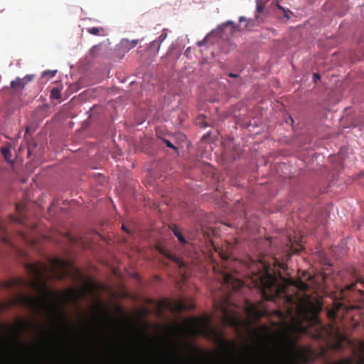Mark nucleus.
Returning <instances> with one entry per match:
<instances>
[{"label":"nucleus","instance_id":"obj_7","mask_svg":"<svg viewBox=\"0 0 364 364\" xmlns=\"http://www.w3.org/2000/svg\"><path fill=\"white\" fill-rule=\"evenodd\" d=\"M346 289L348 290H357L361 294H364V279L357 277L355 282L347 284Z\"/></svg>","mask_w":364,"mask_h":364},{"label":"nucleus","instance_id":"obj_19","mask_svg":"<svg viewBox=\"0 0 364 364\" xmlns=\"http://www.w3.org/2000/svg\"><path fill=\"white\" fill-rule=\"evenodd\" d=\"M11 223L15 225H21L22 223V218L21 215L14 216L11 215L9 218Z\"/></svg>","mask_w":364,"mask_h":364},{"label":"nucleus","instance_id":"obj_21","mask_svg":"<svg viewBox=\"0 0 364 364\" xmlns=\"http://www.w3.org/2000/svg\"><path fill=\"white\" fill-rule=\"evenodd\" d=\"M61 96L60 92L58 89L54 88L51 90L50 97L53 99H60Z\"/></svg>","mask_w":364,"mask_h":364},{"label":"nucleus","instance_id":"obj_13","mask_svg":"<svg viewBox=\"0 0 364 364\" xmlns=\"http://www.w3.org/2000/svg\"><path fill=\"white\" fill-rule=\"evenodd\" d=\"M17 301L20 304L23 303V296L22 295L20 294L18 296V300H16V299L14 298V299H11L9 301L3 304L1 308L3 309H9L10 306L15 305Z\"/></svg>","mask_w":364,"mask_h":364},{"label":"nucleus","instance_id":"obj_33","mask_svg":"<svg viewBox=\"0 0 364 364\" xmlns=\"http://www.w3.org/2000/svg\"><path fill=\"white\" fill-rule=\"evenodd\" d=\"M240 22L246 21L247 19L244 16H241L239 19Z\"/></svg>","mask_w":364,"mask_h":364},{"label":"nucleus","instance_id":"obj_11","mask_svg":"<svg viewBox=\"0 0 364 364\" xmlns=\"http://www.w3.org/2000/svg\"><path fill=\"white\" fill-rule=\"evenodd\" d=\"M139 41L138 39L133 40V41H129L128 39H123L121 41V46L124 50H129L134 48V47H136V45L138 44Z\"/></svg>","mask_w":364,"mask_h":364},{"label":"nucleus","instance_id":"obj_6","mask_svg":"<svg viewBox=\"0 0 364 364\" xmlns=\"http://www.w3.org/2000/svg\"><path fill=\"white\" fill-rule=\"evenodd\" d=\"M11 144H6L1 148V152L4 156V159L11 164L12 169L14 171L17 172L16 168V161H13L11 157Z\"/></svg>","mask_w":364,"mask_h":364},{"label":"nucleus","instance_id":"obj_2","mask_svg":"<svg viewBox=\"0 0 364 364\" xmlns=\"http://www.w3.org/2000/svg\"><path fill=\"white\" fill-rule=\"evenodd\" d=\"M248 269V277L254 287L261 291L264 299L274 301L276 299H282L284 311L289 315L299 307L295 298L287 293V289L292 285L301 291H306L309 289L307 284L301 279L295 281L291 278H285L280 273L278 275L273 274L269 266L260 260L251 259Z\"/></svg>","mask_w":364,"mask_h":364},{"label":"nucleus","instance_id":"obj_27","mask_svg":"<svg viewBox=\"0 0 364 364\" xmlns=\"http://www.w3.org/2000/svg\"><path fill=\"white\" fill-rule=\"evenodd\" d=\"M278 7H279V9L282 10V11L284 12V14H285L284 15H285V16H286L287 18H290V16L288 15V13H289H289H291V11H290L289 10L286 11V10H285L282 6H278Z\"/></svg>","mask_w":364,"mask_h":364},{"label":"nucleus","instance_id":"obj_15","mask_svg":"<svg viewBox=\"0 0 364 364\" xmlns=\"http://www.w3.org/2000/svg\"><path fill=\"white\" fill-rule=\"evenodd\" d=\"M191 308L192 306H188V305L183 301H178L175 304V309L178 312H182Z\"/></svg>","mask_w":364,"mask_h":364},{"label":"nucleus","instance_id":"obj_20","mask_svg":"<svg viewBox=\"0 0 364 364\" xmlns=\"http://www.w3.org/2000/svg\"><path fill=\"white\" fill-rule=\"evenodd\" d=\"M101 48V45H95L92 47V48L90 50V54L92 57H95L97 55L98 52L100 51Z\"/></svg>","mask_w":364,"mask_h":364},{"label":"nucleus","instance_id":"obj_18","mask_svg":"<svg viewBox=\"0 0 364 364\" xmlns=\"http://www.w3.org/2000/svg\"><path fill=\"white\" fill-rule=\"evenodd\" d=\"M248 313L252 314V316H255V317H260V313L257 311V308L252 305L247 309Z\"/></svg>","mask_w":364,"mask_h":364},{"label":"nucleus","instance_id":"obj_9","mask_svg":"<svg viewBox=\"0 0 364 364\" xmlns=\"http://www.w3.org/2000/svg\"><path fill=\"white\" fill-rule=\"evenodd\" d=\"M7 228L4 224L0 221V240L5 244L11 246L15 248L14 245L10 241L7 235Z\"/></svg>","mask_w":364,"mask_h":364},{"label":"nucleus","instance_id":"obj_36","mask_svg":"<svg viewBox=\"0 0 364 364\" xmlns=\"http://www.w3.org/2000/svg\"><path fill=\"white\" fill-rule=\"evenodd\" d=\"M286 267H287V264H282V265H281V267L284 269H285Z\"/></svg>","mask_w":364,"mask_h":364},{"label":"nucleus","instance_id":"obj_25","mask_svg":"<svg viewBox=\"0 0 364 364\" xmlns=\"http://www.w3.org/2000/svg\"><path fill=\"white\" fill-rule=\"evenodd\" d=\"M163 141L166 145L167 147L176 149V146L168 139H164Z\"/></svg>","mask_w":364,"mask_h":364},{"label":"nucleus","instance_id":"obj_40","mask_svg":"<svg viewBox=\"0 0 364 364\" xmlns=\"http://www.w3.org/2000/svg\"><path fill=\"white\" fill-rule=\"evenodd\" d=\"M70 240H71L72 242H74V239H73V237H71V238H70Z\"/></svg>","mask_w":364,"mask_h":364},{"label":"nucleus","instance_id":"obj_16","mask_svg":"<svg viewBox=\"0 0 364 364\" xmlns=\"http://www.w3.org/2000/svg\"><path fill=\"white\" fill-rule=\"evenodd\" d=\"M87 32L94 36H104V29L102 28L92 27L87 29Z\"/></svg>","mask_w":364,"mask_h":364},{"label":"nucleus","instance_id":"obj_26","mask_svg":"<svg viewBox=\"0 0 364 364\" xmlns=\"http://www.w3.org/2000/svg\"><path fill=\"white\" fill-rule=\"evenodd\" d=\"M228 25H231V26H232V28H235V23H234L233 21H226L225 23H224L222 26H223V27H225V26H228Z\"/></svg>","mask_w":364,"mask_h":364},{"label":"nucleus","instance_id":"obj_5","mask_svg":"<svg viewBox=\"0 0 364 364\" xmlns=\"http://www.w3.org/2000/svg\"><path fill=\"white\" fill-rule=\"evenodd\" d=\"M23 284L22 279H11L1 282L0 287L6 290H19Z\"/></svg>","mask_w":364,"mask_h":364},{"label":"nucleus","instance_id":"obj_8","mask_svg":"<svg viewBox=\"0 0 364 364\" xmlns=\"http://www.w3.org/2000/svg\"><path fill=\"white\" fill-rule=\"evenodd\" d=\"M166 34H161L158 39L153 41L149 45V52L155 55L158 53L161 42L165 39Z\"/></svg>","mask_w":364,"mask_h":364},{"label":"nucleus","instance_id":"obj_34","mask_svg":"<svg viewBox=\"0 0 364 364\" xmlns=\"http://www.w3.org/2000/svg\"><path fill=\"white\" fill-rule=\"evenodd\" d=\"M31 156V151L30 149V148L28 147V157H30Z\"/></svg>","mask_w":364,"mask_h":364},{"label":"nucleus","instance_id":"obj_28","mask_svg":"<svg viewBox=\"0 0 364 364\" xmlns=\"http://www.w3.org/2000/svg\"><path fill=\"white\" fill-rule=\"evenodd\" d=\"M337 330L334 331V330H331L330 332L329 331H327V333H329V338H328V341H330L331 339H333V338L331 337V335H332V333H335Z\"/></svg>","mask_w":364,"mask_h":364},{"label":"nucleus","instance_id":"obj_3","mask_svg":"<svg viewBox=\"0 0 364 364\" xmlns=\"http://www.w3.org/2000/svg\"><path fill=\"white\" fill-rule=\"evenodd\" d=\"M0 360L18 355L17 363L0 361V364H23V320L13 324L0 323Z\"/></svg>","mask_w":364,"mask_h":364},{"label":"nucleus","instance_id":"obj_10","mask_svg":"<svg viewBox=\"0 0 364 364\" xmlns=\"http://www.w3.org/2000/svg\"><path fill=\"white\" fill-rule=\"evenodd\" d=\"M331 337L336 340L335 343H331V341H327L326 343L328 346H333V348L338 350L342 348V342H341V336L340 335L338 331H336L335 333H332Z\"/></svg>","mask_w":364,"mask_h":364},{"label":"nucleus","instance_id":"obj_38","mask_svg":"<svg viewBox=\"0 0 364 364\" xmlns=\"http://www.w3.org/2000/svg\"><path fill=\"white\" fill-rule=\"evenodd\" d=\"M122 229H123L124 230H125V231L128 232V230H127V228H125V226H124V225H122Z\"/></svg>","mask_w":364,"mask_h":364},{"label":"nucleus","instance_id":"obj_4","mask_svg":"<svg viewBox=\"0 0 364 364\" xmlns=\"http://www.w3.org/2000/svg\"><path fill=\"white\" fill-rule=\"evenodd\" d=\"M222 286H226L228 289L232 291H237L243 284V282L235 278L232 274L228 272H222L220 279Z\"/></svg>","mask_w":364,"mask_h":364},{"label":"nucleus","instance_id":"obj_24","mask_svg":"<svg viewBox=\"0 0 364 364\" xmlns=\"http://www.w3.org/2000/svg\"><path fill=\"white\" fill-rule=\"evenodd\" d=\"M56 74V70H46L43 72L42 77H45L48 75L49 77H53Z\"/></svg>","mask_w":364,"mask_h":364},{"label":"nucleus","instance_id":"obj_1","mask_svg":"<svg viewBox=\"0 0 364 364\" xmlns=\"http://www.w3.org/2000/svg\"><path fill=\"white\" fill-rule=\"evenodd\" d=\"M50 265L38 263L31 265L24 262V271H31L33 274L36 288L41 296L29 299L26 288L27 281L24 277V310L31 305L36 314L50 315L59 323L63 330L68 329L65 315L60 305L55 304L51 300L57 296L64 304L75 299V291L69 289L65 291L55 293L49 289L47 282L52 279L63 280L69 275L68 261L55 257L50 259ZM28 322L24 313V364H168V340L151 338L144 333H137L132 338H119L111 336L100 328L97 336L89 334L77 335L72 338L61 335L56 338L53 331L45 326H36L37 336L34 348L40 353L55 350H78L97 349L105 351L118 352L135 357H158L166 360V362H30L28 358V344L26 334Z\"/></svg>","mask_w":364,"mask_h":364},{"label":"nucleus","instance_id":"obj_29","mask_svg":"<svg viewBox=\"0 0 364 364\" xmlns=\"http://www.w3.org/2000/svg\"><path fill=\"white\" fill-rule=\"evenodd\" d=\"M32 76L31 75H26L24 77V81L27 80V81H31L32 80Z\"/></svg>","mask_w":364,"mask_h":364},{"label":"nucleus","instance_id":"obj_22","mask_svg":"<svg viewBox=\"0 0 364 364\" xmlns=\"http://www.w3.org/2000/svg\"><path fill=\"white\" fill-rule=\"evenodd\" d=\"M324 364H364V359L362 357L361 360L358 363H351L350 361H345V362H335V363H325Z\"/></svg>","mask_w":364,"mask_h":364},{"label":"nucleus","instance_id":"obj_39","mask_svg":"<svg viewBox=\"0 0 364 364\" xmlns=\"http://www.w3.org/2000/svg\"><path fill=\"white\" fill-rule=\"evenodd\" d=\"M22 147H23V145H22V144H21L19 146L18 149H19V150H21V149H22Z\"/></svg>","mask_w":364,"mask_h":364},{"label":"nucleus","instance_id":"obj_37","mask_svg":"<svg viewBox=\"0 0 364 364\" xmlns=\"http://www.w3.org/2000/svg\"><path fill=\"white\" fill-rule=\"evenodd\" d=\"M238 322H239V321L237 320V319H233L232 320V323H234L235 324H237Z\"/></svg>","mask_w":364,"mask_h":364},{"label":"nucleus","instance_id":"obj_32","mask_svg":"<svg viewBox=\"0 0 364 364\" xmlns=\"http://www.w3.org/2000/svg\"><path fill=\"white\" fill-rule=\"evenodd\" d=\"M16 208L17 211L20 213L21 212V205L20 204H16Z\"/></svg>","mask_w":364,"mask_h":364},{"label":"nucleus","instance_id":"obj_31","mask_svg":"<svg viewBox=\"0 0 364 364\" xmlns=\"http://www.w3.org/2000/svg\"><path fill=\"white\" fill-rule=\"evenodd\" d=\"M314 79L316 80L317 79H320V75L318 73H314Z\"/></svg>","mask_w":364,"mask_h":364},{"label":"nucleus","instance_id":"obj_17","mask_svg":"<svg viewBox=\"0 0 364 364\" xmlns=\"http://www.w3.org/2000/svg\"><path fill=\"white\" fill-rule=\"evenodd\" d=\"M264 8V4L261 2L259 0H257V9H256V14H255V18L258 20V16L261 12L263 11Z\"/></svg>","mask_w":364,"mask_h":364},{"label":"nucleus","instance_id":"obj_35","mask_svg":"<svg viewBox=\"0 0 364 364\" xmlns=\"http://www.w3.org/2000/svg\"><path fill=\"white\" fill-rule=\"evenodd\" d=\"M230 77H237V75H235V74H232V73H230L229 75Z\"/></svg>","mask_w":364,"mask_h":364},{"label":"nucleus","instance_id":"obj_30","mask_svg":"<svg viewBox=\"0 0 364 364\" xmlns=\"http://www.w3.org/2000/svg\"><path fill=\"white\" fill-rule=\"evenodd\" d=\"M204 43H205V39H204V40H203V41H198V42L197 43V45H198V46H203V45H204Z\"/></svg>","mask_w":364,"mask_h":364},{"label":"nucleus","instance_id":"obj_12","mask_svg":"<svg viewBox=\"0 0 364 364\" xmlns=\"http://www.w3.org/2000/svg\"><path fill=\"white\" fill-rule=\"evenodd\" d=\"M11 88L14 93H16L23 88L22 80L20 77H17L15 80L11 82Z\"/></svg>","mask_w":364,"mask_h":364},{"label":"nucleus","instance_id":"obj_14","mask_svg":"<svg viewBox=\"0 0 364 364\" xmlns=\"http://www.w3.org/2000/svg\"><path fill=\"white\" fill-rule=\"evenodd\" d=\"M172 231L181 244L185 245L188 242L187 240L185 239V237L183 236V235L181 233L179 229L177 227H175L172 230Z\"/></svg>","mask_w":364,"mask_h":364},{"label":"nucleus","instance_id":"obj_23","mask_svg":"<svg viewBox=\"0 0 364 364\" xmlns=\"http://www.w3.org/2000/svg\"><path fill=\"white\" fill-rule=\"evenodd\" d=\"M168 257L170 259L174 261L176 264H178L180 267H182L184 266V263L182 261H181V259L179 258H178L175 256H172V255H168Z\"/></svg>","mask_w":364,"mask_h":364}]
</instances>
